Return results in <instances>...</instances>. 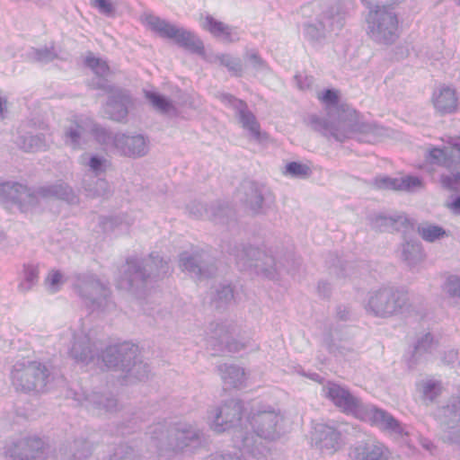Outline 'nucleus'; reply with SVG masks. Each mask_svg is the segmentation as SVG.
<instances>
[{"label": "nucleus", "instance_id": "f257e3e1", "mask_svg": "<svg viewBox=\"0 0 460 460\" xmlns=\"http://www.w3.org/2000/svg\"><path fill=\"white\" fill-rule=\"evenodd\" d=\"M324 396L346 414L368 420L382 430L396 435H404V428L388 411L375 405L364 404L361 400L346 387L334 382H328L323 388Z\"/></svg>", "mask_w": 460, "mask_h": 460}, {"label": "nucleus", "instance_id": "f03ea898", "mask_svg": "<svg viewBox=\"0 0 460 460\" xmlns=\"http://www.w3.org/2000/svg\"><path fill=\"white\" fill-rule=\"evenodd\" d=\"M55 198L68 204H77L79 197L73 189L64 181L29 188L16 181L0 183V203L4 206L15 205L22 213L36 208L40 199Z\"/></svg>", "mask_w": 460, "mask_h": 460}, {"label": "nucleus", "instance_id": "7ed1b4c3", "mask_svg": "<svg viewBox=\"0 0 460 460\" xmlns=\"http://www.w3.org/2000/svg\"><path fill=\"white\" fill-rule=\"evenodd\" d=\"M148 434L158 456L167 459L191 452L204 442L203 432L187 422H158L148 428Z\"/></svg>", "mask_w": 460, "mask_h": 460}, {"label": "nucleus", "instance_id": "20e7f679", "mask_svg": "<svg viewBox=\"0 0 460 460\" xmlns=\"http://www.w3.org/2000/svg\"><path fill=\"white\" fill-rule=\"evenodd\" d=\"M243 402L238 399H230L220 406L208 411L209 426L217 433L234 429V447L244 454L257 456L262 451L253 448L255 438L248 431L246 422L243 423Z\"/></svg>", "mask_w": 460, "mask_h": 460}, {"label": "nucleus", "instance_id": "39448f33", "mask_svg": "<svg viewBox=\"0 0 460 460\" xmlns=\"http://www.w3.org/2000/svg\"><path fill=\"white\" fill-rule=\"evenodd\" d=\"M126 263L127 270H124L117 287L136 295L145 290L149 281L164 277L170 270L168 262L155 253H151L148 260L137 256L128 257Z\"/></svg>", "mask_w": 460, "mask_h": 460}, {"label": "nucleus", "instance_id": "423d86ee", "mask_svg": "<svg viewBox=\"0 0 460 460\" xmlns=\"http://www.w3.org/2000/svg\"><path fill=\"white\" fill-rule=\"evenodd\" d=\"M91 134L106 152L133 159L143 157L148 153L149 141L141 134L113 132L99 124L93 125Z\"/></svg>", "mask_w": 460, "mask_h": 460}, {"label": "nucleus", "instance_id": "0eeeda50", "mask_svg": "<svg viewBox=\"0 0 460 460\" xmlns=\"http://www.w3.org/2000/svg\"><path fill=\"white\" fill-rule=\"evenodd\" d=\"M101 357L107 368L121 371L128 381L145 380L150 373L148 365L138 358V347L129 342L108 346Z\"/></svg>", "mask_w": 460, "mask_h": 460}, {"label": "nucleus", "instance_id": "6e6552de", "mask_svg": "<svg viewBox=\"0 0 460 460\" xmlns=\"http://www.w3.org/2000/svg\"><path fill=\"white\" fill-rule=\"evenodd\" d=\"M408 292L394 287H381L367 293L364 303L367 314L378 318H390L411 310Z\"/></svg>", "mask_w": 460, "mask_h": 460}, {"label": "nucleus", "instance_id": "1a4fd4ad", "mask_svg": "<svg viewBox=\"0 0 460 460\" xmlns=\"http://www.w3.org/2000/svg\"><path fill=\"white\" fill-rule=\"evenodd\" d=\"M73 289L91 311H105L115 305L108 284L102 282L95 275L79 273L73 276Z\"/></svg>", "mask_w": 460, "mask_h": 460}, {"label": "nucleus", "instance_id": "9d476101", "mask_svg": "<svg viewBox=\"0 0 460 460\" xmlns=\"http://www.w3.org/2000/svg\"><path fill=\"white\" fill-rule=\"evenodd\" d=\"M11 381L17 392L38 394L45 391L50 372L46 365L32 360H18L11 370Z\"/></svg>", "mask_w": 460, "mask_h": 460}, {"label": "nucleus", "instance_id": "9b49d317", "mask_svg": "<svg viewBox=\"0 0 460 460\" xmlns=\"http://www.w3.org/2000/svg\"><path fill=\"white\" fill-rule=\"evenodd\" d=\"M307 124L322 136L333 137L339 142L353 137L355 133L367 132L371 128L369 124L359 120V115L355 111L348 112L337 122H331L325 118L311 114L307 118Z\"/></svg>", "mask_w": 460, "mask_h": 460}, {"label": "nucleus", "instance_id": "f8f14e48", "mask_svg": "<svg viewBox=\"0 0 460 460\" xmlns=\"http://www.w3.org/2000/svg\"><path fill=\"white\" fill-rule=\"evenodd\" d=\"M234 256L236 265L241 270H254L268 279H275L279 270L272 252L253 246L234 247L230 252Z\"/></svg>", "mask_w": 460, "mask_h": 460}, {"label": "nucleus", "instance_id": "ddd939ff", "mask_svg": "<svg viewBox=\"0 0 460 460\" xmlns=\"http://www.w3.org/2000/svg\"><path fill=\"white\" fill-rule=\"evenodd\" d=\"M144 22L159 37L173 40L175 44L191 53L199 55L204 54V44L194 32L183 27H177L168 21L154 14H146Z\"/></svg>", "mask_w": 460, "mask_h": 460}, {"label": "nucleus", "instance_id": "4468645a", "mask_svg": "<svg viewBox=\"0 0 460 460\" xmlns=\"http://www.w3.org/2000/svg\"><path fill=\"white\" fill-rule=\"evenodd\" d=\"M367 34L376 42L390 45L399 38L397 14L385 5L369 9L367 18Z\"/></svg>", "mask_w": 460, "mask_h": 460}, {"label": "nucleus", "instance_id": "2eb2a0df", "mask_svg": "<svg viewBox=\"0 0 460 460\" xmlns=\"http://www.w3.org/2000/svg\"><path fill=\"white\" fill-rule=\"evenodd\" d=\"M283 415L280 411L272 409L258 410L256 412L251 413L246 418V426H250L255 438L254 449L262 451V454L254 456L257 459L265 456L268 449L262 446L261 442H258V438L265 440H275L280 437L279 425L283 421Z\"/></svg>", "mask_w": 460, "mask_h": 460}, {"label": "nucleus", "instance_id": "dca6fc26", "mask_svg": "<svg viewBox=\"0 0 460 460\" xmlns=\"http://www.w3.org/2000/svg\"><path fill=\"white\" fill-rule=\"evenodd\" d=\"M49 444L38 436H27L12 441L4 447L5 460H45Z\"/></svg>", "mask_w": 460, "mask_h": 460}, {"label": "nucleus", "instance_id": "f3484780", "mask_svg": "<svg viewBox=\"0 0 460 460\" xmlns=\"http://www.w3.org/2000/svg\"><path fill=\"white\" fill-rule=\"evenodd\" d=\"M92 89L102 90L108 93L109 99L106 104V112L109 118L117 122L124 121L128 114V109L133 104V100L128 91L115 88L107 79H99L92 83Z\"/></svg>", "mask_w": 460, "mask_h": 460}, {"label": "nucleus", "instance_id": "a211bd4d", "mask_svg": "<svg viewBox=\"0 0 460 460\" xmlns=\"http://www.w3.org/2000/svg\"><path fill=\"white\" fill-rule=\"evenodd\" d=\"M217 97L225 105L235 111L242 127L248 131L252 139L261 142L267 138V134L261 132L260 123L244 101L226 93H219Z\"/></svg>", "mask_w": 460, "mask_h": 460}, {"label": "nucleus", "instance_id": "6ab92c4d", "mask_svg": "<svg viewBox=\"0 0 460 460\" xmlns=\"http://www.w3.org/2000/svg\"><path fill=\"white\" fill-rule=\"evenodd\" d=\"M234 332V326L226 323L211 324V335L208 343L214 351L213 355H219L226 351L236 353L248 346L247 342H241L233 339Z\"/></svg>", "mask_w": 460, "mask_h": 460}, {"label": "nucleus", "instance_id": "aec40b11", "mask_svg": "<svg viewBox=\"0 0 460 460\" xmlns=\"http://www.w3.org/2000/svg\"><path fill=\"white\" fill-rule=\"evenodd\" d=\"M343 26V17L331 7L323 12L315 23H309L305 26V37L310 41L323 40L327 31L341 29Z\"/></svg>", "mask_w": 460, "mask_h": 460}, {"label": "nucleus", "instance_id": "412c9836", "mask_svg": "<svg viewBox=\"0 0 460 460\" xmlns=\"http://www.w3.org/2000/svg\"><path fill=\"white\" fill-rule=\"evenodd\" d=\"M441 421L444 429L443 439L460 446V390L443 408Z\"/></svg>", "mask_w": 460, "mask_h": 460}, {"label": "nucleus", "instance_id": "4be33fe9", "mask_svg": "<svg viewBox=\"0 0 460 460\" xmlns=\"http://www.w3.org/2000/svg\"><path fill=\"white\" fill-rule=\"evenodd\" d=\"M208 254L202 251L192 253L183 252L180 254V267L199 280L206 279L212 277L217 271V267L214 264H208Z\"/></svg>", "mask_w": 460, "mask_h": 460}, {"label": "nucleus", "instance_id": "5701e85b", "mask_svg": "<svg viewBox=\"0 0 460 460\" xmlns=\"http://www.w3.org/2000/svg\"><path fill=\"white\" fill-rule=\"evenodd\" d=\"M68 354L75 361L88 364L98 355V346L89 334L84 332H75Z\"/></svg>", "mask_w": 460, "mask_h": 460}, {"label": "nucleus", "instance_id": "b1692460", "mask_svg": "<svg viewBox=\"0 0 460 460\" xmlns=\"http://www.w3.org/2000/svg\"><path fill=\"white\" fill-rule=\"evenodd\" d=\"M312 441L322 452L333 454L341 445V435L333 427L324 423L314 426Z\"/></svg>", "mask_w": 460, "mask_h": 460}, {"label": "nucleus", "instance_id": "393cba45", "mask_svg": "<svg viewBox=\"0 0 460 460\" xmlns=\"http://www.w3.org/2000/svg\"><path fill=\"white\" fill-rule=\"evenodd\" d=\"M390 455L389 448L379 441L361 442L350 453L353 460H389Z\"/></svg>", "mask_w": 460, "mask_h": 460}, {"label": "nucleus", "instance_id": "a878e982", "mask_svg": "<svg viewBox=\"0 0 460 460\" xmlns=\"http://www.w3.org/2000/svg\"><path fill=\"white\" fill-rule=\"evenodd\" d=\"M432 102L440 114H451L457 110L458 97L454 88L443 85L433 92Z\"/></svg>", "mask_w": 460, "mask_h": 460}, {"label": "nucleus", "instance_id": "bb28decb", "mask_svg": "<svg viewBox=\"0 0 460 460\" xmlns=\"http://www.w3.org/2000/svg\"><path fill=\"white\" fill-rule=\"evenodd\" d=\"M190 216L194 218H200L206 216L208 219L215 222H223L224 217H228L232 214V208L226 204H218L217 207H211L208 209L199 202H191L187 206Z\"/></svg>", "mask_w": 460, "mask_h": 460}, {"label": "nucleus", "instance_id": "cd10ccee", "mask_svg": "<svg viewBox=\"0 0 460 460\" xmlns=\"http://www.w3.org/2000/svg\"><path fill=\"white\" fill-rule=\"evenodd\" d=\"M74 398L80 405L86 408L104 409L106 411H112L117 408V400L111 395H103L98 393L88 394L84 392H75Z\"/></svg>", "mask_w": 460, "mask_h": 460}, {"label": "nucleus", "instance_id": "c85d7f7f", "mask_svg": "<svg viewBox=\"0 0 460 460\" xmlns=\"http://www.w3.org/2000/svg\"><path fill=\"white\" fill-rule=\"evenodd\" d=\"M203 28L214 38L224 42L232 43L239 40V35L235 28L217 21L211 15L205 17Z\"/></svg>", "mask_w": 460, "mask_h": 460}, {"label": "nucleus", "instance_id": "c756f323", "mask_svg": "<svg viewBox=\"0 0 460 460\" xmlns=\"http://www.w3.org/2000/svg\"><path fill=\"white\" fill-rule=\"evenodd\" d=\"M92 454V445L84 438H76L56 454L57 460H84Z\"/></svg>", "mask_w": 460, "mask_h": 460}, {"label": "nucleus", "instance_id": "7c9ffc66", "mask_svg": "<svg viewBox=\"0 0 460 460\" xmlns=\"http://www.w3.org/2000/svg\"><path fill=\"white\" fill-rule=\"evenodd\" d=\"M224 384L233 388H241L246 384V374L236 365L221 364L217 367Z\"/></svg>", "mask_w": 460, "mask_h": 460}, {"label": "nucleus", "instance_id": "2f4dec72", "mask_svg": "<svg viewBox=\"0 0 460 460\" xmlns=\"http://www.w3.org/2000/svg\"><path fill=\"white\" fill-rule=\"evenodd\" d=\"M368 220L371 228L379 232L388 231L390 229L399 230L398 225L402 226L409 225V219L402 215L386 217L382 214H377L370 216Z\"/></svg>", "mask_w": 460, "mask_h": 460}, {"label": "nucleus", "instance_id": "473e14b6", "mask_svg": "<svg viewBox=\"0 0 460 460\" xmlns=\"http://www.w3.org/2000/svg\"><path fill=\"white\" fill-rule=\"evenodd\" d=\"M420 399L426 404L433 403L441 395L443 385L441 381L436 379L421 380L416 385Z\"/></svg>", "mask_w": 460, "mask_h": 460}, {"label": "nucleus", "instance_id": "72a5a7b5", "mask_svg": "<svg viewBox=\"0 0 460 460\" xmlns=\"http://www.w3.org/2000/svg\"><path fill=\"white\" fill-rule=\"evenodd\" d=\"M264 195V186L259 185L256 182L249 183L245 203L253 213L259 214L263 212Z\"/></svg>", "mask_w": 460, "mask_h": 460}, {"label": "nucleus", "instance_id": "f704fd0d", "mask_svg": "<svg viewBox=\"0 0 460 460\" xmlns=\"http://www.w3.org/2000/svg\"><path fill=\"white\" fill-rule=\"evenodd\" d=\"M145 95L152 106L159 112L168 114L172 117H177L179 115V110L175 107L172 102L163 95L150 91H146Z\"/></svg>", "mask_w": 460, "mask_h": 460}, {"label": "nucleus", "instance_id": "c9c22d12", "mask_svg": "<svg viewBox=\"0 0 460 460\" xmlns=\"http://www.w3.org/2000/svg\"><path fill=\"white\" fill-rule=\"evenodd\" d=\"M100 224L104 232L128 231L133 220L128 218L127 215H119L109 217H102Z\"/></svg>", "mask_w": 460, "mask_h": 460}, {"label": "nucleus", "instance_id": "e433bc0d", "mask_svg": "<svg viewBox=\"0 0 460 460\" xmlns=\"http://www.w3.org/2000/svg\"><path fill=\"white\" fill-rule=\"evenodd\" d=\"M16 145L24 152L43 151L47 146L44 137L40 135L20 136L16 140Z\"/></svg>", "mask_w": 460, "mask_h": 460}, {"label": "nucleus", "instance_id": "4c0bfd02", "mask_svg": "<svg viewBox=\"0 0 460 460\" xmlns=\"http://www.w3.org/2000/svg\"><path fill=\"white\" fill-rule=\"evenodd\" d=\"M84 65L90 68L96 75V78H93L89 83L91 88L92 83L93 81L97 82L99 79H106L105 76L110 73V66L107 62L100 58L93 56L92 53L86 56L84 59Z\"/></svg>", "mask_w": 460, "mask_h": 460}, {"label": "nucleus", "instance_id": "58836bf2", "mask_svg": "<svg viewBox=\"0 0 460 460\" xmlns=\"http://www.w3.org/2000/svg\"><path fill=\"white\" fill-rule=\"evenodd\" d=\"M402 256L403 261L411 267L417 265L424 258L423 249L420 243L407 242L402 245Z\"/></svg>", "mask_w": 460, "mask_h": 460}, {"label": "nucleus", "instance_id": "ea45409f", "mask_svg": "<svg viewBox=\"0 0 460 460\" xmlns=\"http://www.w3.org/2000/svg\"><path fill=\"white\" fill-rule=\"evenodd\" d=\"M23 277L18 285V289L27 292L39 281V266L35 264L23 265Z\"/></svg>", "mask_w": 460, "mask_h": 460}, {"label": "nucleus", "instance_id": "a19ab883", "mask_svg": "<svg viewBox=\"0 0 460 460\" xmlns=\"http://www.w3.org/2000/svg\"><path fill=\"white\" fill-rule=\"evenodd\" d=\"M434 345V337L429 332L418 339L411 358L408 359V366L412 368L417 364V355L429 352Z\"/></svg>", "mask_w": 460, "mask_h": 460}, {"label": "nucleus", "instance_id": "79ce46f5", "mask_svg": "<svg viewBox=\"0 0 460 460\" xmlns=\"http://www.w3.org/2000/svg\"><path fill=\"white\" fill-rule=\"evenodd\" d=\"M426 161L430 164L450 168L453 158L445 148L432 147L426 155Z\"/></svg>", "mask_w": 460, "mask_h": 460}, {"label": "nucleus", "instance_id": "37998d69", "mask_svg": "<svg viewBox=\"0 0 460 460\" xmlns=\"http://www.w3.org/2000/svg\"><path fill=\"white\" fill-rule=\"evenodd\" d=\"M417 230L420 237L429 243H433L447 235L442 226L432 224L419 226Z\"/></svg>", "mask_w": 460, "mask_h": 460}, {"label": "nucleus", "instance_id": "c03bdc74", "mask_svg": "<svg viewBox=\"0 0 460 460\" xmlns=\"http://www.w3.org/2000/svg\"><path fill=\"white\" fill-rule=\"evenodd\" d=\"M423 187V181L418 176L406 175L399 178L398 191L415 192Z\"/></svg>", "mask_w": 460, "mask_h": 460}, {"label": "nucleus", "instance_id": "a18cd8bd", "mask_svg": "<svg viewBox=\"0 0 460 460\" xmlns=\"http://www.w3.org/2000/svg\"><path fill=\"white\" fill-rule=\"evenodd\" d=\"M31 57L34 61L40 63H49L58 58V53L55 50L54 44L50 47L32 49Z\"/></svg>", "mask_w": 460, "mask_h": 460}, {"label": "nucleus", "instance_id": "49530a36", "mask_svg": "<svg viewBox=\"0 0 460 460\" xmlns=\"http://www.w3.org/2000/svg\"><path fill=\"white\" fill-rule=\"evenodd\" d=\"M85 165L89 168L91 172L98 177L106 172L107 168L110 166V162L102 156L92 155L85 163Z\"/></svg>", "mask_w": 460, "mask_h": 460}, {"label": "nucleus", "instance_id": "de8ad7c7", "mask_svg": "<svg viewBox=\"0 0 460 460\" xmlns=\"http://www.w3.org/2000/svg\"><path fill=\"white\" fill-rule=\"evenodd\" d=\"M284 174L290 175L295 178H307L312 174L311 168L298 162H290L287 164Z\"/></svg>", "mask_w": 460, "mask_h": 460}, {"label": "nucleus", "instance_id": "09e8293b", "mask_svg": "<svg viewBox=\"0 0 460 460\" xmlns=\"http://www.w3.org/2000/svg\"><path fill=\"white\" fill-rule=\"evenodd\" d=\"M234 299V290L230 285H222L216 290L213 303L219 308L228 305Z\"/></svg>", "mask_w": 460, "mask_h": 460}, {"label": "nucleus", "instance_id": "8fccbe9b", "mask_svg": "<svg viewBox=\"0 0 460 460\" xmlns=\"http://www.w3.org/2000/svg\"><path fill=\"white\" fill-rule=\"evenodd\" d=\"M220 65L226 66L232 75L240 76L243 72L242 63L239 58H233L230 55L223 54L217 57Z\"/></svg>", "mask_w": 460, "mask_h": 460}, {"label": "nucleus", "instance_id": "3c124183", "mask_svg": "<svg viewBox=\"0 0 460 460\" xmlns=\"http://www.w3.org/2000/svg\"><path fill=\"white\" fill-rule=\"evenodd\" d=\"M373 185L377 190H396L399 189V178L387 175H378L373 180Z\"/></svg>", "mask_w": 460, "mask_h": 460}, {"label": "nucleus", "instance_id": "603ef678", "mask_svg": "<svg viewBox=\"0 0 460 460\" xmlns=\"http://www.w3.org/2000/svg\"><path fill=\"white\" fill-rule=\"evenodd\" d=\"M66 281L63 274L58 270H51L45 279V284L51 293L60 290L61 285Z\"/></svg>", "mask_w": 460, "mask_h": 460}, {"label": "nucleus", "instance_id": "864d4df0", "mask_svg": "<svg viewBox=\"0 0 460 460\" xmlns=\"http://www.w3.org/2000/svg\"><path fill=\"white\" fill-rule=\"evenodd\" d=\"M443 291L452 298H460V277L449 276L442 286Z\"/></svg>", "mask_w": 460, "mask_h": 460}, {"label": "nucleus", "instance_id": "5fc2aeb1", "mask_svg": "<svg viewBox=\"0 0 460 460\" xmlns=\"http://www.w3.org/2000/svg\"><path fill=\"white\" fill-rule=\"evenodd\" d=\"M80 129L81 127L76 124L75 127H69L66 128L65 132L66 144L71 146L75 149L78 148L80 146L82 137Z\"/></svg>", "mask_w": 460, "mask_h": 460}, {"label": "nucleus", "instance_id": "6e6d98bb", "mask_svg": "<svg viewBox=\"0 0 460 460\" xmlns=\"http://www.w3.org/2000/svg\"><path fill=\"white\" fill-rule=\"evenodd\" d=\"M84 190L92 197L105 196L109 193V183L104 179L97 178L95 181V187L91 188L84 185Z\"/></svg>", "mask_w": 460, "mask_h": 460}, {"label": "nucleus", "instance_id": "4d7b16f0", "mask_svg": "<svg viewBox=\"0 0 460 460\" xmlns=\"http://www.w3.org/2000/svg\"><path fill=\"white\" fill-rule=\"evenodd\" d=\"M109 460H136V456L132 447L120 445Z\"/></svg>", "mask_w": 460, "mask_h": 460}, {"label": "nucleus", "instance_id": "13d9d810", "mask_svg": "<svg viewBox=\"0 0 460 460\" xmlns=\"http://www.w3.org/2000/svg\"><path fill=\"white\" fill-rule=\"evenodd\" d=\"M318 98L326 106H335L339 102V93L333 89H327Z\"/></svg>", "mask_w": 460, "mask_h": 460}, {"label": "nucleus", "instance_id": "bf43d9fd", "mask_svg": "<svg viewBox=\"0 0 460 460\" xmlns=\"http://www.w3.org/2000/svg\"><path fill=\"white\" fill-rule=\"evenodd\" d=\"M92 5L101 13L110 16L114 12V7L110 0H92Z\"/></svg>", "mask_w": 460, "mask_h": 460}, {"label": "nucleus", "instance_id": "052dcab7", "mask_svg": "<svg viewBox=\"0 0 460 460\" xmlns=\"http://www.w3.org/2000/svg\"><path fill=\"white\" fill-rule=\"evenodd\" d=\"M441 183L447 189L452 190H456L460 185V172H456L453 175H442Z\"/></svg>", "mask_w": 460, "mask_h": 460}, {"label": "nucleus", "instance_id": "680f3d73", "mask_svg": "<svg viewBox=\"0 0 460 460\" xmlns=\"http://www.w3.org/2000/svg\"><path fill=\"white\" fill-rule=\"evenodd\" d=\"M363 4L367 8L371 9L376 6L388 5L399 4L402 0H361Z\"/></svg>", "mask_w": 460, "mask_h": 460}, {"label": "nucleus", "instance_id": "e2e57ef3", "mask_svg": "<svg viewBox=\"0 0 460 460\" xmlns=\"http://www.w3.org/2000/svg\"><path fill=\"white\" fill-rule=\"evenodd\" d=\"M295 80L297 84V86L301 90L309 89L314 84V77L312 75H296Z\"/></svg>", "mask_w": 460, "mask_h": 460}, {"label": "nucleus", "instance_id": "0e129e2a", "mask_svg": "<svg viewBox=\"0 0 460 460\" xmlns=\"http://www.w3.org/2000/svg\"><path fill=\"white\" fill-rule=\"evenodd\" d=\"M458 350L452 349L445 352L443 361L447 364H452L458 359Z\"/></svg>", "mask_w": 460, "mask_h": 460}, {"label": "nucleus", "instance_id": "69168bd1", "mask_svg": "<svg viewBox=\"0 0 460 460\" xmlns=\"http://www.w3.org/2000/svg\"><path fill=\"white\" fill-rule=\"evenodd\" d=\"M249 60L256 67H262L265 65V62L262 60V58L259 56V54L255 51L251 52L248 55Z\"/></svg>", "mask_w": 460, "mask_h": 460}, {"label": "nucleus", "instance_id": "338daca9", "mask_svg": "<svg viewBox=\"0 0 460 460\" xmlns=\"http://www.w3.org/2000/svg\"><path fill=\"white\" fill-rule=\"evenodd\" d=\"M447 207L452 210L453 213L459 215L460 214V196L456 197L450 203L447 204Z\"/></svg>", "mask_w": 460, "mask_h": 460}, {"label": "nucleus", "instance_id": "774afa93", "mask_svg": "<svg viewBox=\"0 0 460 460\" xmlns=\"http://www.w3.org/2000/svg\"><path fill=\"white\" fill-rule=\"evenodd\" d=\"M349 311L345 306H339L337 309V316L341 320H347L349 318Z\"/></svg>", "mask_w": 460, "mask_h": 460}]
</instances>
